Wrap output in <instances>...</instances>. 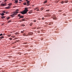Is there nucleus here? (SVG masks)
Masks as SVG:
<instances>
[{
  "mask_svg": "<svg viewBox=\"0 0 72 72\" xmlns=\"http://www.w3.org/2000/svg\"><path fill=\"white\" fill-rule=\"evenodd\" d=\"M27 12H28V9L27 8H25L24 10L21 12V13H22V14H24L27 13Z\"/></svg>",
  "mask_w": 72,
  "mask_h": 72,
  "instance_id": "f257e3e1",
  "label": "nucleus"
},
{
  "mask_svg": "<svg viewBox=\"0 0 72 72\" xmlns=\"http://www.w3.org/2000/svg\"><path fill=\"white\" fill-rule=\"evenodd\" d=\"M18 13V12H14L13 14V15H14V16L16 15L17 14V13Z\"/></svg>",
  "mask_w": 72,
  "mask_h": 72,
  "instance_id": "f03ea898",
  "label": "nucleus"
},
{
  "mask_svg": "<svg viewBox=\"0 0 72 72\" xmlns=\"http://www.w3.org/2000/svg\"><path fill=\"white\" fill-rule=\"evenodd\" d=\"M30 1H27L26 3L27 4V6H28L29 5H30Z\"/></svg>",
  "mask_w": 72,
  "mask_h": 72,
  "instance_id": "7ed1b4c3",
  "label": "nucleus"
},
{
  "mask_svg": "<svg viewBox=\"0 0 72 72\" xmlns=\"http://www.w3.org/2000/svg\"><path fill=\"white\" fill-rule=\"evenodd\" d=\"M6 3H4L2 4V6H6Z\"/></svg>",
  "mask_w": 72,
  "mask_h": 72,
  "instance_id": "20e7f679",
  "label": "nucleus"
},
{
  "mask_svg": "<svg viewBox=\"0 0 72 72\" xmlns=\"http://www.w3.org/2000/svg\"><path fill=\"white\" fill-rule=\"evenodd\" d=\"M18 0H15V3H18Z\"/></svg>",
  "mask_w": 72,
  "mask_h": 72,
  "instance_id": "39448f33",
  "label": "nucleus"
},
{
  "mask_svg": "<svg viewBox=\"0 0 72 72\" xmlns=\"http://www.w3.org/2000/svg\"><path fill=\"white\" fill-rule=\"evenodd\" d=\"M15 15L13 14L12 15H11V16L12 17H15Z\"/></svg>",
  "mask_w": 72,
  "mask_h": 72,
  "instance_id": "423d86ee",
  "label": "nucleus"
},
{
  "mask_svg": "<svg viewBox=\"0 0 72 72\" xmlns=\"http://www.w3.org/2000/svg\"><path fill=\"white\" fill-rule=\"evenodd\" d=\"M3 38H4L3 36H2L1 37H0V39H3Z\"/></svg>",
  "mask_w": 72,
  "mask_h": 72,
  "instance_id": "0eeeda50",
  "label": "nucleus"
},
{
  "mask_svg": "<svg viewBox=\"0 0 72 72\" xmlns=\"http://www.w3.org/2000/svg\"><path fill=\"white\" fill-rule=\"evenodd\" d=\"M6 9H9L10 8V6H8V7H6Z\"/></svg>",
  "mask_w": 72,
  "mask_h": 72,
  "instance_id": "6e6552de",
  "label": "nucleus"
},
{
  "mask_svg": "<svg viewBox=\"0 0 72 72\" xmlns=\"http://www.w3.org/2000/svg\"><path fill=\"white\" fill-rule=\"evenodd\" d=\"M1 18H2V19H3L4 18H5V17L4 16H2L1 17Z\"/></svg>",
  "mask_w": 72,
  "mask_h": 72,
  "instance_id": "1a4fd4ad",
  "label": "nucleus"
},
{
  "mask_svg": "<svg viewBox=\"0 0 72 72\" xmlns=\"http://www.w3.org/2000/svg\"><path fill=\"white\" fill-rule=\"evenodd\" d=\"M1 15L2 16H3V15H4V14L3 13H2L1 14Z\"/></svg>",
  "mask_w": 72,
  "mask_h": 72,
  "instance_id": "9d476101",
  "label": "nucleus"
},
{
  "mask_svg": "<svg viewBox=\"0 0 72 72\" xmlns=\"http://www.w3.org/2000/svg\"><path fill=\"white\" fill-rule=\"evenodd\" d=\"M20 17H21V18H23V16L21 15Z\"/></svg>",
  "mask_w": 72,
  "mask_h": 72,
  "instance_id": "9b49d317",
  "label": "nucleus"
},
{
  "mask_svg": "<svg viewBox=\"0 0 72 72\" xmlns=\"http://www.w3.org/2000/svg\"><path fill=\"white\" fill-rule=\"evenodd\" d=\"M43 9H44V8L42 7L41 8L40 10H42Z\"/></svg>",
  "mask_w": 72,
  "mask_h": 72,
  "instance_id": "f8f14e48",
  "label": "nucleus"
},
{
  "mask_svg": "<svg viewBox=\"0 0 72 72\" xmlns=\"http://www.w3.org/2000/svg\"><path fill=\"white\" fill-rule=\"evenodd\" d=\"M2 35H5L4 34H3L2 33H1V34H0V36H1Z\"/></svg>",
  "mask_w": 72,
  "mask_h": 72,
  "instance_id": "ddd939ff",
  "label": "nucleus"
},
{
  "mask_svg": "<svg viewBox=\"0 0 72 72\" xmlns=\"http://www.w3.org/2000/svg\"><path fill=\"white\" fill-rule=\"evenodd\" d=\"M47 3V1H46L44 2V4H45V3Z\"/></svg>",
  "mask_w": 72,
  "mask_h": 72,
  "instance_id": "4468645a",
  "label": "nucleus"
},
{
  "mask_svg": "<svg viewBox=\"0 0 72 72\" xmlns=\"http://www.w3.org/2000/svg\"><path fill=\"white\" fill-rule=\"evenodd\" d=\"M18 17H21V15L19 14L18 15Z\"/></svg>",
  "mask_w": 72,
  "mask_h": 72,
  "instance_id": "2eb2a0df",
  "label": "nucleus"
},
{
  "mask_svg": "<svg viewBox=\"0 0 72 72\" xmlns=\"http://www.w3.org/2000/svg\"><path fill=\"white\" fill-rule=\"evenodd\" d=\"M53 19H56V18L55 17H53Z\"/></svg>",
  "mask_w": 72,
  "mask_h": 72,
  "instance_id": "dca6fc26",
  "label": "nucleus"
},
{
  "mask_svg": "<svg viewBox=\"0 0 72 72\" xmlns=\"http://www.w3.org/2000/svg\"><path fill=\"white\" fill-rule=\"evenodd\" d=\"M21 26H23V27H24V26H25V25L24 24H23L21 25Z\"/></svg>",
  "mask_w": 72,
  "mask_h": 72,
  "instance_id": "f3484780",
  "label": "nucleus"
},
{
  "mask_svg": "<svg viewBox=\"0 0 72 72\" xmlns=\"http://www.w3.org/2000/svg\"><path fill=\"white\" fill-rule=\"evenodd\" d=\"M65 3H68V1H65Z\"/></svg>",
  "mask_w": 72,
  "mask_h": 72,
  "instance_id": "a211bd4d",
  "label": "nucleus"
},
{
  "mask_svg": "<svg viewBox=\"0 0 72 72\" xmlns=\"http://www.w3.org/2000/svg\"><path fill=\"white\" fill-rule=\"evenodd\" d=\"M61 4H63L64 3V2L63 1L61 2Z\"/></svg>",
  "mask_w": 72,
  "mask_h": 72,
  "instance_id": "6ab92c4d",
  "label": "nucleus"
},
{
  "mask_svg": "<svg viewBox=\"0 0 72 72\" xmlns=\"http://www.w3.org/2000/svg\"><path fill=\"white\" fill-rule=\"evenodd\" d=\"M12 3H9L8 4V5L10 6V5H12Z\"/></svg>",
  "mask_w": 72,
  "mask_h": 72,
  "instance_id": "aec40b11",
  "label": "nucleus"
},
{
  "mask_svg": "<svg viewBox=\"0 0 72 72\" xmlns=\"http://www.w3.org/2000/svg\"><path fill=\"white\" fill-rule=\"evenodd\" d=\"M8 37H10V36H11V35H8Z\"/></svg>",
  "mask_w": 72,
  "mask_h": 72,
  "instance_id": "412c9836",
  "label": "nucleus"
},
{
  "mask_svg": "<svg viewBox=\"0 0 72 72\" xmlns=\"http://www.w3.org/2000/svg\"><path fill=\"white\" fill-rule=\"evenodd\" d=\"M10 19V17H7V19L8 20V19Z\"/></svg>",
  "mask_w": 72,
  "mask_h": 72,
  "instance_id": "4be33fe9",
  "label": "nucleus"
},
{
  "mask_svg": "<svg viewBox=\"0 0 72 72\" xmlns=\"http://www.w3.org/2000/svg\"><path fill=\"white\" fill-rule=\"evenodd\" d=\"M32 23H31L30 24V26H32Z\"/></svg>",
  "mask_w": 72,
  "mask_h": 72,
  "instance_id": "5701e85b",
  "label": "nucleus"
},
{
  "mask_svg": "<svg viewBox=\"0 0 72 72\" xmlns=\"http://www.w3.org/2000/svg\"><path fill=\"white\" fill-rule=\"evenodd\" d=\"M23 4L25 5H26V3H24Z\"/></svg>",
  "mask_w": 72,
  "mask_h": 72,
  "instance_id": "b1692460",
  "label": "nucleus"
},
{
  "mask_svg": "<svg viewBox=\"0 0 72 72\" xmlns=\"http://www.w3.org/2000/svg\"><path fill=\"white\" fill-rule=\"evenodd\" d=\"M29 14H31V13H32V12H29Z\"/></svg>",
  "mask_w": 72,
  "mask_h": 72,
  "instance_id": "393cba45",
  "label": "nucleus"
},
{
  "mask_svg": "<svg viewBox=\"0 0 72 72\" xmlns=\"http://www.w3.org/2000/svg\"><path fill=\"white\" fill-rule=\"evenodd\" d=\"M10 22H11V21H9L8 22V23H10Z\"/></svg>",
  "mask_w": 72,
  "mask_h": 72,
  "instance_id": "a878e982",
  "label": "nucleus"
},
{
  "mask_svg": "<svg viewBox=\"0 0 72 72\" xmlns=\"http://www.w3.org/2000/svg\"><path fill=\"white\" fill-rule=\"evenodd\" d=\"M22 20L23 21H25V19H22Z\"/></svg>",
  "mask_w": 72,
  "mask_h": 72,
  "instance_id": "bb28decb",
  "label": "nucleus"
},
{
  "mask_svg": "<svg viewBox=\"0 0 72 72\" xmlns=\"http://www.w3.org/2000/svg\"><path fill=\"white\" fill-rule=\"evenodd\" d=\"M9 40H12V39L11 38H9Z\"/></svg>",
  "mask_w": 72,
  "mask_h": 72,
  "instance_id": "cd10ccee",
  "label": "nucleus"
},
{
  "mask_svg": "<svg viewBox=\"0 0 72 72\" xmlns=\"http://www.w3.org/2000/svg\"><path fill=\"white\" fill-rule=\"evenodd\" d=\"M11 37H12V38H14V37H15L14 36Z\"/></svg>",
  "mask_w": 72,
  "mask_h": 72,
  "instance_id": "c85d7f7f",
  "label": "nucleus"
},
{
  "mask_svg": "<svg viewBox=\"0 0 72 72\" xmlns=\"http://www.w3.org/2000/svg\"><path fill=\"white\" fill-rule=\"evenodd\" d=\"M42 20H44V18L42 17Z\"/></svg>",
  "mask_w": 72,
  "mask_h": 72,
  "instance_id": "c756f323",
  "label": "nucleus"
},
{
  "mask_svg": "<svg viewBox=\"0 0 72 72\" xmlns=\"http://www.w3.org/2000/svg\"><path fill=\"white\" fill-rule=\"evenodd\" d=\"M36 20H34V22H36Z\"/></svg>",
  "mask_w": 72,
  "mask_h": 72,
  "instance_id": "7c9ffc66",
  "label": "nucleus"
},
{
  "mask_svg": "<svg viewBox=\"0 0 72 72\" xmlns=\"http://www.w3.org/2000/svg\"><path fill=\"white\" fill-rule=\"evenodd\" d=\"M37 9V8H36L34 9V10H36V9Z\"/></svg>",
  "mask_w": 72,
  "mask_h": 72,
  "instance_id": "2f4dec72",
  "label": "nucleus"
},
{
  "mask_svg": "<svg viewBox=\"0 0 72 72\" xmlns=\"http://www.w3.org/2000/svg\"><path fill=\"white\" fill-rule=\"evenodd\" d=\"M49 10H46V12H49Z\"/></svg>",
  "mask_w": 72,
  "mask_h": 72,
  "instance_id": "473e14b6",
  "label": "nucleus"
},
{
  "mask_svg": "<svg viewBox=\"0 0 72 72\" xmlns=\"http://www.w3.org/2000/svg\"><path fill=\"white\" fill-rule=\"evenodd\" d=\"M8 12H6V14H8Z\"/></svg>",
  "mask_w": 72,
  "mask_h": 72,
  "instance_id": "72a5a7b5",
  "label": "nucleus"
},
{
  "mask_svg": "<svg viewBox=\"0 0 72 72\" xmlns=\"http://www.w3.org/2000/svg\"><path fill=\"white\" fill-rule=\"evenodd\" d=\"M39 9H38V10H37V11H39Z\"/></svg>",
  "mask_w": 72,
  "mask_h": 72,
  "instance_id": "f704fd0d",
  "label": "nucleus"
},
{
  "mask_svg": "<svg viewBox=\"0 0 72 72\" xmlns=\"http://www.w3.org/2000/svg\"><path fill=\"white\" fill-rule=\"evenodd\" d=\"M21 33H23V31H21Z\"/></svg>",
  "mask_w": 72,
  "mask_h": 72,
  "instance_id": "c9c22d12",
  "label": "nucleus"
},
{
  "mask_svg": "<svg viewBox=\"0 0 72 72\" xmlns=\"http://www.w3.org/2000/svg\"><path fill=\"white\" fill-rule=\"evenodd\" d=\"M23 0H19V1H22Z\"/></svg>",
  "mask_w": 72,
  "mask_h": 72,
  "instance_id": "e433bc0d",
  "label": "nucleus"
},
{
  "mask_svg": "<svg viewBox=\"0 0 72 72\" xmlns=\"http://www.w3.org/2000/svg\"><path fill=\"white\" fill-rule=\"evenodd\" d=\"M3 13H5V11H4V12H3Z\"/></svg>",
  "mask_w": 72,
  "mask_h": 72,
  "instance_id": "4c0bfd02",
  "label": "nucleus"
},
{
  "mask_svg": "<svg viewBox=\"0 0 72 72\" xmlns=\"http://www.w3.org/2000/svg\"><path fill=\"white\" fill-rule=\"evenodd\" d=\"M58 12H61V10H59Z\"/></svg>",
  "mask_w": 72,
  "mask_h": 72,
  "instance_id": "58836bf2",
  "label": "nucleus"
},
{
  "mask_svg": "<svg viewBox=\"0 0 72 72\" xmlns=\"http://www.w3.org/2000/svg\"><path fill=\"white\" fill-rule=\"evenodd\" d=\"M19 10H16V11H18Z\"/></svg>",
  "mask_w": 72,
  "mask_h": 72,
  "instance_id": "ea45409f",
  "label": "nucleus"
},
{
  "mask_svg": "<svg viewBox=\"0 0 72 72\" xmlns=\"http://www.w3.org/2000/svg\"><path fill=\"white\" fill-rule=\"evenodd\" d=\"M21 18V17H19V19H20Z\"/></svg>",
  "mask_w": 72,
  "mask_h": 72,
  "instance_id": "a19ab883",
  "label": "nucleus"
},
{
  "mask_svg": "<svg viewBox=\"0 0 72 72\" xmlns=\"http://www.w3.org/2000/svg\"><path fill=\"white\" fill-rule=\"evenodd\" d=\"M17 34H18H18H19V33H17Z\"/></svg>",
  "mask_w": 72,
  "mask_h": 72,
  "instance_id": "79ce46f5",
  "label": "nucleus"
},
{
  "mask_svg": "<svg viewBox=\"0 0 72 72\" xmlns=\"http://www.w3.org/2000/svg\"><path fill=\"white\" fill-rule=\"evenodd\" d=\"M3 24H2V25H3Z\"/></svg>",
  "mask_w": 72,
  "mask_h": 72,
  "instance_id": "37998d69",
  "label": "nucleus"
},
{
  "mask_svg": "<svg viewBox=\"0 0 72 72\" xmlns=\"http://www.w3.org/2000/svg\"><path fill=\"white\" fill-rule=\"evenodd\" d=\"M26 1H28V0H26Z\"/></svg>",
  "mask_w": 72,
  "mask_h": 72,
  "instance_id": "c03bdc74",
  "label": "nucleus"
},
{
  "mask_svg": "<svg viewBox=\"0 0 72 72\" xmlns=\"http://www.w3.org/2000/svg\"><path fill=\"white\" fill-rule=\"evenodd\" d=\"M14 8H15V6H14Z\"/></svg>",
  "mask_w": 72,
  "mask_h": 72,
  "instance_id": "a18cd8bd",
  "label": "nucleus"
},
{
  "mask_svg": "<svg viewBox=\"0 0 72 72\" xmlns=\"http://www.w3.org/2000/svg\"><path fill=\"white\" fill-rule=\"evenodd\" d=\"M24 30H23V32H24Z\"/></svg>",
  "mask_w": 72,
  "mask_h": 72,
  "instance_id": "49530a36",
  "label": "nucleus"
},
{
  "mask_svg": "<svg viewBox=\"0 0 72 72\" xmlns=\"http://www.w3.org/2000/svg\"><path fill=\"white\" fill-rule=\"evenodd\" d=\"M1 1H0V3H1Z\"/></svg>",
  "mask_w": 72,
  "mask_h": 72,
  "instance_id": "de8ad7c7",
  "label": "nucleus"
},
{
  "mask_svg": "<svg viewBox=\"0 0 72 72\" xmlns=\"http://www.w3.org/2000/svg\"><path fill=\"white\" fill-rule=\"evenodd\" d=\"M1 14V13H0V15Z\"/></svg>",
  "mask_w": 72,
  "mask_h": 72,
  "instance_id": "09e8293b",
  "label": "nucleus"
},
{
  "mask_svg": "<svg viewBox=\"0 0 72 72\" xmlns=\"http://www.w3.org/2000/svg\"><path fill=\"white\" fill-rule=\"evenodd\" d=\"M20 22H21V21H20Z\"/></svg>",
  "mask_w": 72,
  "mask_h": 72,
  "instance_id": "8fccbe9b",
  "label": "nucleus"
},
{
  "mask_svg": "<svg viewBox=\"0 0 72 72\" xmlns=\"http://www.w3.org/2000/svg\"><path fill=\"white\" fill-rule=\"evenodd\" d=\"M12 0L13 1V0Z\"/></svg>",
  "mask_w": 72,
  "mask_h": 72,
  "instance_id": "3c124183",
  "label": "nucleus"
}]
</instances>
